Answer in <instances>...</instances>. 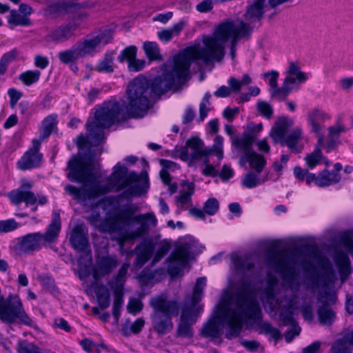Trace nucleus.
Wrapping results in <instances>:
<instances>
[{"label": "nucleus", "mask_w": 353, "mask_h": 353, "mask_svg": "<svg viewBox=\"0 0 353 353\" xmlns=\"http://www.w3.org/2000/svg\"><path fill=\"white\" fill-rule=\"evenodd\" d=\"M150 305L153 310L150 319L154 330L159 334L170 332L173 328L172 318L179 312L178 303L168 300L165 294H160L152 297Z\"/></svg>", "instance_id": "5"}, {"label": "nucleus", "mask_w": 353, "mask_h": 353, "mask_svg": "<svg viewBox=\"0 0 353 353\" xmlns=\"http://www.w3.org/2000/svg\"><path fill=\"white\" fill-rule=\"evenodd\" d=\"M203 247L192 236H185L178 239L174 252L168 259V272L171 276H181L190 260L203 250Z\"/></svg>", "instance_id": "6"}, {"label": "nucleus", "mask_w": 353, "mask_h": 353, "mask_svg": "<svg viewBox=\"0 0 353 353\" xmlns=\"http://www.w3.org/2000/svg\"><path fill=\"white\" fill-rule=\"evenodd\" d=\"M143 49L150 61L162 60L163 57L157 43L154 41H145L143 43Z\"/></svg>", "instance_id": "32"}, {"label": "nucleus", "mask_w": 353, "mask_h": 353, "mask_svg": "<svg viewBox=\"0 0 353 353\" xmlns=\"http://www.w3.org/2000/svg\"><path fill=\"white\" fill-rule=\"evenodd\" d=\"M96 294L99 306L103 308H107L110 303V295L108 289L103 285L98 287Z\"/></svg>", "instance_id": "41"}, {"label": "nucleus", "mask_w": 353, "mask_h": 353, "mask_svg": "<svg viewBox=\"0 0 353 353\" xmlns=\"http://www.w3.org/2000/svg\"><path fill=\"white\" fill-rule=\"evenodd\" d=\"M79 21L74 20L73 22L63 24L52 30L47 36L46 41L54 43H63L72 36L73 31L79 25Z\"/></svg>", "instance_id": "20"}, {"label": "nucleus", "mask_w": 353, "mask_h": 353, "mask_svg": "<svg viewBox=\"0 0 353 353\" xmlns=\"http://www.w3.org/2000/svg\"><path fill=\"white\" fill-rule=\"evenodd\" d=\"M6 19L7 27L10 30H14L17 26L30 27L32 25L30 18L24 17L16 9L10 10Z\"/></svg>", "instance_id": "26"}, {"label": "nucleus", "mask_w": 353, "mask_h": 353, "mask_svg": "<svg viewBox=\"0 0 353 353\" xmlns=\"http://www.w3.org/2000/svg\"><path fill=\"white\" fill-rule=\"evenodd\" d=\"M293 86L285 84L283 81V86L278 88L276 86L274 89H270L271 97L278 101H284L288 96L289 93L292 90Z\"/></svg>", "instance_id": "42"}, {"label": "nucleus", "mask_w": 353, "mask_h": 353, "mask_svg": "<svg viewBox=\"0 0 353 353\" xmlns=\"http://www.w3.org/2000/svg\"><path fill=\"white\" fill-rule=\"evenodd\" d=\"M219 203L215 198L208 199L203 205V210L206 214L210 216L214 215L219 210Z\"/></svg>", "instance_id": "48"}, {"label": "nucleus", "mask_w": 353, "mask_h": 353, "mask_svg": "<svg viewBox=\"0 0 353 353\" xmlns=\"http://www.w3.org/2000/svg\"><path fill=\"white\" fill-rule=\"evenodd\" d=\"M104 139V134H86L85 137L81 134L76 139V144L79 149L80 159H74L69 161L68 178L72 181L84 183L82 189L74 185H67L65 190L74 199L87 205L88 201L103 196L107 193L114 190L120 191L125 188L130 195H139L148 183L146 174L141 176L135 172H128L125 166L117 163L113 168L112 174L105 179H99L94 173L97 161L90 157L83 156L82 150L89 149L91 146L100 145Z\"/></svg>", "instance_id": "3"}, {"label": "nucleus", "mask_w": 353, "mask_h": 353, "mask_svg": "<svg viewBox=\"0 0 353 353\" xmlns=\"http://www.w3.org/2000/svg\"><path fill=\"white\" fill-rule=\"evenodd\" d=\"M33 183L26 179L22 180L20 186L9 192L8 197L10 202L19 206L23 202L27 207L32 206L31 211L35 212L39 205H44L48 201V196L43 194H35L31 191Z\"/></svg>", "instance_id": "10"}, {"label": "nucleus", "mask_w": 353, "mask_h": 353, "mask_svg": "<svg viewBox=\"0 0 353 353\" xmlns=\"http://www.w3.org/2000/svg\"><path fill=\"white\" fill-rule=\"evenodd\" d=\"M339 83L343 90L347 92L353 88V77L342 78Z\"/></svg>", "instance_id": "62"}, {"label": "nucleus", "mask_w": 353, "mask_h": 353, "mask_svg": "<svg viewBox=\"0 0 353 353\" xmlns=\"http://www.w3.org/2000/svg\"><path fill=\"white\" fill-rule=\"evenodd\" d=\"M8 94L10 98L9 103L12 108H14L17 105L19 100L23 96V93L21 91L13 88L8 90Z\"/></svg>", "instance_id": "53"}, {"label": "nucleus", "mask_w": 353, "mask_h": 353, "mask_svg": "<svg viewBox=\"0 0 353 353\" xmlns=\"http://www.w3.org/2000/svg\"><path fill=\"white\" fill-rule=\"evenodd\" d=\"M60 230L59 216L57 214H54L52 221L44 234L34 232L19 238L17 248L20 252L26 254L38 251L46 244L53 243L58 237Z\"/></svg>", "instance_id": "8"}, {"label": "nucleus", "mask_w": 353, "mask_h": 353, "mask_svg": "<svg viewBox=\"0 0 353 353\" xmlns=\"http://www.w3.org/2000/svg\"><path fill=\"white\" fill-rule=\"evenodd\" d=\"M323 159V157L319 148H316L305 158L306 164L310 169H314L317 165L321 163Z\"/></svg>", "instance_id": "43"}, {"label": "nucleus", "mask_w": 353, "mask_h": 353, "mask_svg": "<svg viewBox=\"0 0 353 353\" xmlns=\"http://www.w3.org/2000/svg\"><path fill=\"white\" fill-rule=\"evenodd\" d=\"M41 77V72L37 70H26L19 75L20 80L25 85L30 86L37 83Z\"/></svg>", "instance_id": "38"}, {"label": "nucleus", "mask_w": 353, "mask_h": 353, "mask_svg": "<svg viewBox=\"0 0 353 353\" xmlns=\"http://www.w3.org/2000/svg\"><path fill=\"white\" fill-rule=\"evenodd\" d=\"M281 135V143L288 146L292 151L299 153L301 147L298 144L299 137L298 134H279Z\"/></svg>", "instance_id": "34"}, {"label": "nucleus", "mask_w": 353, "mask_h": 353, "mask_svg": "<svg viewBox=\"0 0 353 353\" xmlns=\"http://www.w3.org/2000/svg\"><path fill=\"white\" fill-rule=\"evenodd\" d=\"M331 116L321 108L310 110L307 114V121L312 132H320L323 130L322 122L330 120Z\"/></svg>", "instance_id": "21"}, {"label": "nucleus", "mask_w": 353, "mask_h": 353, "mask_svg": "<svg viewBox=\"0 0 353 353\" xmlns=\"http://www.w3.org/2000/svg\"><path fill=\"white\" fill-rule=\"evenodd\" d=\"M321 262L324 268L325 288L319 296V301L323 303L332 304L336 299V293L330 290L334 281L336 279V274L331 267L330 262L325 259H321Z\"/></svg>", "instance_id": "18"}, {"label": "nucleus", "mask_w": 353, "mask_h": 353, "mask_svg": "<svg viewBox=\"0 0 353 353\" xmlns=\"http://www.w3.org/2000/svg\"><path fill=\"white\" fill-rule=\"evenodd\" d=\"M40 348L26 341H20L18 345L19 353H39Z\"/></svg>", "instance_id": "49"}, {"label": "nucleus", "mask_w": 353, "mask_h": 353, "mask_svg": "<svg viewBox=\"0 0 353 353\" xmlns=\"http://www.w3.org/2000/svg\"><path fill=\"white\" fill-rule=\"evenodd\" d=\"M239 112V108H226L223 112V117L228 121H232L236 115H237Z\"/></svg>", "instance_id": "64"}, {"label": "nucleus", "mask_w": 353, "mask_h": 353, "mask_svg": "<svg viewBox=\"0 0 353 353\" xmlns=\"http://www.w3.org/2000/svg\"><path fill=\"white\" fill-rule=\"evenodd\" d=\"M214 3L213 0H203L196 5V9L199 12H208L212 10Z\"/></svg>", "instance_id": "56"}, {"label": "nucleus", "mask_w": 353, "mask_h": 353, "mask_svg": "<svg viewBox=\"0 0 353 353\" xmlns=\"http://www.w3.org/2000/svg\"><path fill=\"white\" fill-rule=\"evenodd\" d=\"M260 173L248 172L241 179V185L246 188L252 189L260 185L270 179L268 175L265 177H261Z\"/></svg>", "instance_id": "31"}, {"label": "nucleus", "mask_w": 353, "mask_h": 353, "mask_svg": "<svg viewBox=\"0 0 353 353\" xmlns=\"http://www.w3.org/2000/svg\"><path fill=\"white\" fill-rule=\"evenodd\" d=\"M266 2L267 0H254L252 2L248 3L243 15V19H228L224 21H231L237 29L242 24H245L250 30V36L256 24L261 25V21L264 18Z\"/></svg>", "instance_id": "12"}, {"label": "nucleus", "mask_w": 353, "mask_h": 353, "mask_svg": "<svg viewBox=\"0 0 353 353\" xmlns=\"http://www.w3.org/2000/svg\"><path fill=\"white\" fill-rule=\"evenodd\" d=\"M114 51L106 52L101 60L98 63L96 70L99 72H112L114 70Z\"/></svg>", "instance_id": "33"}, {"label": "nucleus", "mask_w": 353, "mask_h": 353, "mask_svg": "<svg viewBox=\"0 0 353 353\" xmlns=\"http://www.w3.org/2000/svg\"><path fill=\"white\" fill-rule=\"evenodd\" d=\"M129 268V263H126L123 264L117 275L109 282L108 284L112 290L114 295L123 296V285L125 282Z\"/></svg>", "instance_id": "25"}, {"label": "nucleus", "mask_w": 353, "mask_h": 353, "mask_svg": "<svg viewBox=\"0 0 353 353\" xmlns=\"http://www.w3.org/2000/svg\"><path fill=\"white\" fill-rule=\"evenodd\" d=\"M18 54V50L17 49H12L10 51L3 54L0 59L3 61L6 64L9 65L10 63L13 62L17 59Z\"/></svg>", "instance_id": "57"}, {"label": "nucleus", "mask_w": 353, "mask_h": 353, "mask_svg": "<svg viewBox=\"0 0 353 353\" xmlns=\"http://www.w3.org/2000/svg\"><path fill=\"white\" fill-rule=\"evenodd\" d=\"M268 265L281 275L284 285L281 288L277 279L269 274L265 288L261 292L252 290L250 286L243 287L236 294L231 290L225 291L216 310L201 329L203 336L220 343L223 327L226 329L225 337L232 339L240 334L245 322L251 325H259L261 333L269 334L276 341L279 340L281 338L280 331L270 323L261 321L258 296L270 316L279 312L280 321L292 326L285 334L288 343L299 334L301 327L295 321L299 307L293 290L297 266L296 257L292 254L274 252L269 258Z\"/></svg>", "instance_id": "1"}, {"label": "nucleus", "mask_w": 353, "mask_h": 353, "mask_svg": "<svg viewBox=\"0 0 353 353\" xmlns=\"http://www.w3.org/2000/svg\"><path fill=\"white\" fill-rule=\"evenodd\" d=\"M250 31L244 23L237 29L231 21H222L215 26L212 34L203 35L201 41L196 40L162 65L161 74L151 84L143 77L135 78L128 86L125 112L116 101L105 102L95 110V132L117 130L126 124L130 117H143L151 108L152 94L161 95L171 88L180 87L190 79L192 63L221 61L228 42L230 44V55L234 59L239 41L250 37Z\"/></svg>", "instance_id": "2"}, {"label": "nucleus", "mask_w": 353, "mask_h": 353, "mask_svg": "<svg viewBox=\"0 0 353 353\" xmlns=\"http://www.w3.org/2000/svg\"><path fill=\"white\" fill-rule=\"evenodd\" d=\"M122 303H123V296L122 295H119V296L114 295V305H113V309H112V314L117 320H118V319H119V316L120 314V309H121Z\"/></svg>", "instance_id": "60"}, {"label": "nucleus", "mask_w": 353, "mask_h": 353, "mask_svg": "<svg viewBox=\"0 0 353 353\" xmlns=\"http://www.w3.org/2000/svg\"><path fill=\"white\" fill-rule=\"evenodd\" d=\"M137 48L134 46H130L123 50L118 56L119 62L127 61L128 64L137 56Z\"/></svg>", "instance_id": "45"}, {"label": "nucleus", "mask_w": 353, "mask_h": 353, "mask_svg": "<svg viewBox=\"0 0 353 353\" xmlns=\"http://www.w3.org/2000/svg\"><path fill=\"white\" fill-rule=\"evenodd\" d=\"M78 50L79 49L77 45L75 44L70 50L59 52L58 54V57L60 61L65 64L74 62L77 61L78 59L82 57L80 52Z\"/></svg>", "instance_id": "35"}, {"label": "nucleus", "mask_w": 353, "mask_h": 353, "mask_svg": "<svg viewBox=\"0 0 353 353\" xmlns=\"http://www.w3.org/2000/svg\"><path fill=\"white\" fill-rule=\"evenodd\" d=\"M145 66V61L134 58L128 65V68L131 72H139Z\"/></svg>", "instance_id": "54"}, {"label": "nucleus", "mask_w": 353, "mask_h": 353, "mask_svg": "<svg viewBox=\"0 0 353 353\" xmlns=\"http://www.w3.org/2000/svg\"><path fill=\"white\" fill-rule=\"evenodd\" d=\"M206 281L207 280L205 277H200L197 279L191 301L190 303H186L185 305H188L190 307H195V309L201 310V307L198 305V303L202 298L203 291L206 286Z\"/></svg>", "instance_id": "30"}, {"label": "nucleus", "mask_w": 353, "mask_h": 353, "mask_svg": "<svg viewBox=\"0 0 353 353\" xmlns=\"http://www.w3.org/2000/svg\"><path fill=\"white\" fill-rule=\"evenodd\" d=\"M318 317L321 324L330 325L335 320V314L332 309L326 305H323L318 310Z\"/></svg>", "instance_id": "37"}, {"label": "nucleus", "mask_w": 353, "mask_h": 353, "mask_svg": "<svg viewBox=\"0 0 353 353\" xmlns=\"http://www.w3.org/2000/svg\"><path fill=\"white\" fill-rule=\"evenodd\" d=\"M119 261L114 255H98L93 268V277L96 281L108 275L118 265Z\"/></svg>", "instance_id": "19"}, {"label": "nucleus", "mask_w": 353, "mask_h": 353, "mask_svg": "<svg viewBox=\"0 0 353 353\" xmlns=\"http://www.w3.org/2000/svg\"><path fill=\"white\" fill-rule=\"evenodd\" d=\"M301 312L305 321H312L313 320L314 314L313 305L312 302H305L301 307Z\"/></svg>", "instance_id": "52"}, {"label": "nucleus", "mask_w": 353, "mask_h": 353, "mask_svg": "<svg viewBox=\"0 0 353 353\" xmlns=\"http://www.w3.org/2000/svg\"><path fill=\"white\" fill-rule=\"evenodd\" d=\"M194 192V185L192 182L184 181L179 196L176 199V205L179 208L185 210L192 206L191 196Z\"/></svg>", "instance_id": "23"}, {"label": "nucleus", "mask_w": 353, "mask_h": 353, "mask_svg": "<svg viewBox=\"0 0 353 353\" xmlns=\"http://www.w3.org/2000/svg\"><path fill=\"white\" fill-rule=\"evenodd\" d=\"M20 227V224L14 219H8L0 221V233H8Z\"/></svg>", "instance_id": "47"}, {"label": "nucleus", "mask_w": 353, "mask_h": 353, "mask_svg": "<svg viewBox=\"0 0 353 353\" xmlns=\"http://www.w3.org/2000/svg\"><path fill=\"white\" fill-rule=\"evenodd\" d=\"M286 76L284 79L285 84L290 86L304 83L309 79V74L302 72L299 65L294 62H290L288 68L285 72Z\"/></svg>", "instance_id": "22"}, {"label": "nucleus", "mask_w": 353, "mask_h": 353, "mask_svg": "<svg viewBox=\"0 0 353 353\" xmlns=\"http://www.w3.org/2000/svg\"><path fill=\"white\" fill-rule=\"evenodd\" d=\"M232 143L235 148L243 152L242 160L249 163L250 168L256 173H261L266 164L265 158L251 150L254 139L252 134H243L241 137H232Z\"/></svg>", "instance_id": "11"}, {"label": "nucleus", "mask_w": 353, "mask_h": 353, "mask_svg": "<svg viewBox=\"0 0 353 353\" xmlns=\"http://www.w3.org/2000/svg\"><path fill=\"white\" fill-rule=\"evenodd\" d=\"M50 134H45L41 139H33L31 148L25 152L18 161L17 167L19 170H26L38 168L42 161L43 155L39 152L42 141L47 139Z\"/></svg>", "instance_id": "15"}, {"label": "nucleus", "mask_w": 353, "mask_h": 353, "mask_svg": "<svg viewBox=\"0 0 353 353\" xmlns=\"http://www.w3.org/2000/svg\"><path fill=\"white\" fill-rule=\"evenodd\" d=\"M139 279L143 285L153 284L157 281L154 280V274L145 270L139 275Z\"/></svg>", "instance_id": "58"}, {"label": "nucleus", "mask_w": 353, "mask_h": 353, "mask_svg": "<svg viewBox=\"0 0 353 353\" xmlns=\"http://www.w3.org/2000/svg\"><path fill=\"white\" fill-rule=\"evenodd\" d=\"M205 167L202 168L201 172L205 176H215L217 175L218 172L215 168L210 163L208 157L205 158L204 161Z\"/></svg>", "instance_id": "55"}, {"label": "nucleus", "mask_w": 353, "mask_h": 353, "mask_svg": "<svg viewBox=\"0 0 353 353\" xmlns=\"http://www.w3.org/2000/svg\"><path fill=\"white\" fill-rule=\"evenodd\" d=\"M170 248V244L165 241L157 243L152 239H144L135 248L137 257L134 265L136 268H141L152 255H154L152 259L154 265L164 256Z\"/></svg>", "instance_id": "9"}, {"label": "nucleus", "mask_w": 353, "mask_h": 353, "mask_svg": "<svg viewBox=\"0 0 353 353\" xmlns=\"http://www.w3.org/2000/svg\"><path fill=\"white\" fill-rule=\"evenodd\" d=\"M289 159H290L289 155L283 154L281 156L280 161L274 162V163L272 165L274 170L277 172H280L283 169V168L286 165Z\"/></svg>", "instance_id": "61"}, {"label": "nucleus", "mask_w": 353, "mask_h": 353, "mask_svg": "<svg viewBox=\"0 0 353 353\" xmlns=\"http://www.w3.org/2000/svg\"><path fill=\"white\" fill-rule=\"evenodd\" d=\"M352 346L353 330L335 341L332 344L329 353H352L351 347Z\"/></svg>", "instance_id": "27"}, {"label": "nucleus", "mask_w": 353, "mask_h": 353, "mask_svg": "<svg viewBox=\"0 0 353 353\" xmlns=\"http://www.w3.org/2000/svg\"><path fill=\"white\" fill-rule=\"evenodd\" d=\"M34 63L37 68L43 70L48 66L49 60L47 57L37 54L34 57Z\"/></svg>", "instance_id": "59"}, {"label": "nucleus", "mask_w": 353, "mask_h": 353, "mask_svg": "<svg viewBox=\"0 0 353 353\" xmlns=\"http://www.w3.org/2000/svg\"><path fill=\"white\" fill-rule=\"evenodd\" d=\"M251 82L252 79L247 74L243 75L241 80H239L233 77L228 79V84L229 85V88L231 89V92L235 93H239L242 86L249 85Z\"/></svg>", "instance_id": "36"}, {"label": "nucleus", "mask_w": 353, "mask_h": 353, "mask_svg": "<svg viewBox=\"0 0 353 353\" xmlns=\"http://www.w3.org/2000/svg\"><path fill=\"white\" fill-rule=\"evenodd\" d=\"M341 175L336 171L324 170L317 175L316 185L323 188L337 183L341 180Z\"/></svg>", "instance_id": "28"}, {"label": "nucleus", "mask_w": 353, "mask_h": 353, "mask_svg": "<svg viewBox=\"0 0 353 353\" xmlns=\"http://www.w3.org/2000/svg\"><path fill=\"white\" fill-rule=\"evenodd\" d=\"M341 244L346 253L336 252L334 255V262L338 268L340 279L343 282L352 273L350 261L347 253L353 255V233L344 234L341 239Z\"/></svg>", "instance_id": "14"}, {"label": "nucleus", "mask_w": 353, "mask_h": 353, "mask_svg": "<svg viewBox=\"0 0 353 353\" xmlns=\"http://www.w3.org/2000/svg\"><path fill=\"white\" fill-rule=\"evenodd\" d=\"M142 308L143 304L139 299L135 298L130 299L128 304V310L130 314L136 315Z\"/></svg>", "instance_id": "50"}, {"label": "nucleus", "mask_w": 353, "mask_h": 353, "mask_svg": "<svg viewBox=\"0 0 353 353\" xmlns=\"http://www.w3.org/2000/svg\"><path fill=\"white\" fill-rule=\"evenodd\" d=\"M279 72L275 70H272L270 72H265L263 74L264 79L268 81V84L270 86V89H274L278 86L277 81L279 79Z\"/></svg>", "instance_id": "51"}, {"label": "nucleus", "mask_w": 353, "mask_h": 353, "mask_svg": "<svg viewBox=\"0 0 353 353\" xmlns=\"http://www.w3.org/2000/svg\"><path fill=\"white\" fill-rule=\"evenodd\" d=\"M256 110L263 117L270 119L272 118L274 110L272 105L268 102L259 100L256 103Z\"/></svg>", "instance_id": "46"}, {"label": "nucleus", "mask_w": 353, "mask_h": 353, "mask_svg": "<svg viewBox=\"0 0 353 353\" xmlns=\"http://www.w3.org/2000/svg\"><path fill=\"white\" fill-rule=\"evenodd\" d=\"M58 115L51 114L46 117L41 122V130L43 132H56L58 130Z\"/></svg>", "instance_id": "39"}, {"label": "nucleus", "mask_w": 353, "mask_h": 353, "mask_svg": "<svg viewBox=\"0 0 353 353\" xmlns=\"http://www.w3.org/2000/svg\"><path fill=\"white\" fill-rule=\"evenodd\" d=\"M211 94L206 92L199 104V121H203L208 116V113L210 110V99Z\"/></svg>", "instance_id": "44"}, {"label": "nucleus", "mask_w": 353, "mask_h": 353, "mask_svg": "<svg viewBox=\"0 0 353 353\" xmlns=\"http://www.w3.org/2000/svg\"><path fill=\"white\" fill-rule=\"evenodd\" d=\"M70 241L75 250L83 252V256H81L79 263L81 264L82 260L84 259L88 264H90L92 261L91 250L83 225H77L73 228Z\"/></svg>", "instance_id": "16"}, {"label": "nucleus", "mask_w": 353, "mask_h": 353, "mask_svg": "<svg viewBox=\"0 0 353 353\" xmlns=\"http://www.w3.org/2000/svg\"><path fill=\"white\" fill-rule=\"evenodd\" d=\"M112 34L110 30H105L96 34L87 36L84 39L76 43L82 57H93L101 52L102 48L111 42Z\"/></svg>", "instance_id": "13"}, {"label": "nucleus", "mask_w": 353, "mask_h": 353, "mask_svg": "<svg viewBox=\"0 0 353 353\" xmlns=\"http://www.w3.org/2000/svg\"><path fill=\"white\" fill-rule=\"evenodd\" d=\"M136 208L128 205L119 210L111 219H100L99 212L90 216V223L99 231L110 233L116 240L122 252L125 243H133L146 234L150 226H155L157 220L152 213L135 214Z\"/></svg>", "instance_id": "4"}, {"label": "nucleus", "mask_w": 353, "mask_h": 353, "mask_svg": "<svg viewBox=\"0 0 353 353\" xmlns=\"http://www.w3.org/2000/svg\"><path fill=\"white\" fill-rule=\"evenodd\" d=\"M232 270L236 273L245 274L254 266L251 257L248 254L232 253L231 254Z\"/></svg>", "instance_id": "24"}, {"label": "nucleus", "mask_w": 353, "mask_h": 353, "mask_svg": "<svg viewBox=\"0 0 353 353\" xmlns=\"http://www.w3.org/2000/svg\"><path fill=\"white\" fill-rule=\"evenodd\" d=\"M145 321L142 318L137 319L133 323L130 324L129 329L134 334L139 333L143 328Z\"/></svg>", "instance_id": "63"}, {"label": "nucleus", "mask_w": 353, "mask_h": 353, "mask_svg": "<svg viewBox=\"0 0 353 353\" xmlns=\"http://www.w3.org/2000/svg\"><path fill=\"white\" fill-rule=\"evenodd\" d=\"M222 142L223 138L217 136L214 145L212 148H208L199 137H192L186 141L185 146L177 150L176 153L179 158L187 162L189 165L197 160L208 157L212 154H214L219 160H221L223 157Z\"/></svg>", "instance_id": "7"}, {"label": "nucleus", "mask_w": 353, "mask_h": 353, "mask_svg": "<svg viewBox=\"0 0 353 353\" xmlns=\"http://www.w3.org/2000/svg\"><path fill=\"white\" fill-rule=\"evenodd\" d=\"M201 314V310L185 305L182 309L180 322L177 327L178 335L190 338L193 336L192 325Z\"/></svg>", "instance_id": "17"}, {"label": "nucleus", "mask_w": 353, "mask_h": 353, "mask_svg": "<svg viewBox=\"0 0 353 353\" xmlns=\"http://www.w3.org/2000/svg\"><path fill=\"white\" fill-rule=\"evenodd\" d=\"M339 134H322L318 139V147L330 152L334 150L339 144Z\"/></svg>", "instance_id": "29"}, {"label": "nucleus", "mask_w": 353, "mask_h": 353, "mask_svg": "<svg viewBox=\"0 0 353 353\" xmlns=\"http://www.w3.org/2000/svg\"><path fill=\"white\" fill-rule=\"evenodd\" d=\"M294 124L293 119L288 117H280L276 119L272 132H286Z\"/></svg>", "instance_id": "40"}]
</instances>
